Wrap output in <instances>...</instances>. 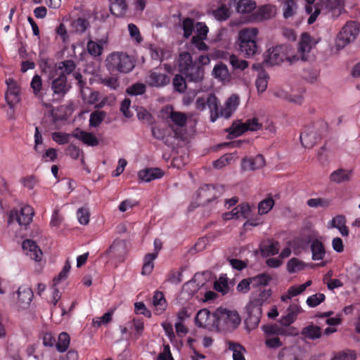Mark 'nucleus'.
<instances>
[{"instance_id":"58","label":"nucleus","mask_w":360,"mask_h":360,"mask_svg":"<svg viewBox=\"0 0 360 360\" xmlns=\"http://www.w3.org/2000/svg\"><path fill=\"white\" fill-rule=\"evenodd\" d=\"M292 306L290 305L288 308V314L285 316H281L279 320L281 327L285 328H290L289 326L292 323V311L291 310Z\"/></svg>"},{"instance_id":"29","label":"nucleus","mask_w":360,"mask_h":360,"mask_svg":"<svg viewBox=\"0 0 360 360\" xmlns=\"http://www.w3.org/2000/svg\"><path fill=\"white\" fill-rule=\"evenodd\" d=\"M261 254L263 257H267L271 255H275L279 251V243L272 240H267L260 245Z\"/></svg>"},{"instance_id":"54","label":"nucleus","mask_w":360,"mask_h":360,"mask_svg":"<svg viewBox=\"0 0 360 360\" xmlns=\"http://www.w3.org/2000/svg\"><path fill=\"white\" fill-rule=\"evenodd\" d=\"M182 28L184 30V37L189 38L192 34L194 28V20L191 18H186L183 20Z\"/></svg>"},{"instance_id":"4","label":"nucleus","mask_w":360,"mask_h":360,"mask_svg":"<svg viewBox=\"0 0 360 360\" xmlns=\"http://www.w3.org/2000/svg\"><path fill=\"white\" fill-rule=\"evenodd\" d=\"M258 30L257 28H246L238 33V49L246 57L253 56L258 52L256 42Z\"/></svg>"},{"instance_id":"60","label":"nucleus","mask_w":360,"mask_h":360,"mask_svg":"<svg viewBox=\"0 0 360 360\" xmlns=\"http://www.w3.org/2000/svg\"><path fill=\"white\" fill-rule=\"evenodd\" d=\"M72 134H65L61 132H54L52 134V139L58 144H65L70 141V137Z\"/></svg>"},{"instance_id":"11","label":"nucleus","mask_w":360,"mask_h":360,"mask_svg":"<svg viewBox=\"0 0 360 360\" xmlns=\"http://www.w3.org/2000/svg\"><path fill=\"white\" fill-rule=\"evenodd\" d=\"M223 192V185L205 184L199 189L198 196L202 200L201 204L205 205L217 198Z\"/></svg>"},{"instance_id":"20","label":"nucleus","mask_w":360,"mask_h":360,"mask_svg":"<svg viewBox=\"0 0 360 360\" xmlns=\"http://www.w3.org/2000/svg\"><path fill=\"white\" fill-rule=\"evenodd\" d=\"M314 238V236L308 231H304L294 238V254L297 253V250L300 252L307 250Z\"/></svg>"},{"instance_id":"8","label":"nucleus","mask_w":360,"mask_h":360,"mask_svg":"<svg viewBox=\"0 0 360 360\" xmlns=\"http://www.w3.org/2000/svg\"><path fill=\"white\" fill-rule=\"evenodd\" d=\"M359 32V24L356 21H349L342 27L336 38L338 49H343L353 41Z\"/></svg>"},{"instance_id":"39","label":"nucleus","mask_w":360,"mask_h":360,"mask_svg":"<svg viewBox=\"0 0 360 360\" xmlns=\"http://www.w3.org/2000/svg\"><path fill=\"white\" fill-rule=\"evenodd\" d=\"M256 8V3L252 0H240L237 4L236 10L240 13H248Z\"/></svg>"},{"instance_id":"2","label":"nucleus","mask_w":360,"mask_h":360,"mask_svg":"<svg viewBox=\"0 0 360 360\" xmlns=\"http://www.w3.org/2000/svg\"><path fill=\"white\" fill-rule=\"evenodd\" d=\"M207 103L210 111V120L214 122L219 117L229 118L239 105L240 98L238 95L232 94L227 98L224 106L219 107V101L217 96L210 94L207 98Z\"/></svg>"},{"instance_id":"43","label":"nucleus","mask_w":360,"mask_h":360,"mask_svg":"<svg viewBox=\"0 0 360 360\" xmlns=\"http://www.w3.org/2000/svg\"><path fill=\"white\" fill-rule=\"evenodd\" d=\"M252 287L264 286L268 285L271 280L270 276L266 274H259L256 276L250 277Z\"/></svg>"},{"instance_id":"47","label":"nucleus","mask_w":360,"mask_h":360,"mask_svg":"<svg viewBox=\"0 0 360 360\" xmlns=\"http://www.w3.org/2000/svg\"><path fill=\"white\" fill-rule=\"evenodd\" d=\"M113 310L108 311L105 313L101 317L93 319L92 326L94 328H98L102 325L108 324L112 321Z\"/></svg>"},{"instance_id":"23","label":"nucleus","mask_w":360,"mask_h":360,"mask_svg":"<svg viewBox=\"0 0 360 360\" xmlns=\"http://www.w3.org/2000/svg\"><path fill=\"white\" fill-rule=\"evenodd\" d=\"M51 89L55 94L63 96L70 89L67 84V77L63 72H60L58 77L53 79L51 84Z\"/></svg>"},{"instance_id":"62","label":"nucleus","mask_w":360,"mask_h":360,"mask_svg":"<svg viewBox=\"0 0 360 360\" xmlns=\"http://www.w3.org/2000/svg\"><path fill=\"white\" fill-rule=\"evenodd\" d=\"M128 30L131 37L134 39L137 43L139 44L143 41V38L141 36L139 29L136 25L133 23L129 24Z\"/></svg>"},{"instance_id":"15","label":"nucleus","mask_w":360,"mask_h":360,"mask_svg":"<svg viewBox=\"0 0 360 360\" xmlns=\"http://www.w3.org/2000/svg\"><path fill=\"white\" fill-rule=\"evenodd\" d=\"M247 317L245 320L246 328L251 330L257 327L262 317V308H258L252 304L246 307Z\"/></svg>"},{"instance_id":"28","label":"nucleus","mask_w":360,"mask_h":360,"mask_svg":"<svg viewBox=\"0 0 360 360\" xmlns=\"http://www.w3.org/2000/svg\"><path fill=\"white\" fill-rule=\"evenodd\" d=\"M276 14V8L274 6L267 4L259 8L254 13L255 19L262 21L272 18Z\"/></svg>"},{"instance_id":"41","label":"nucleus","mask_w":360,"mask_h":360,"mask_svg":"<svg viewBox=\"0 0 360 360\" xmlns=\"http://www.w3.org/2000/svg\"><path fill=\"white\" fill-rule=\"evenodd\" d=\"M86 49L89 53L94 57L101 56L103 51V46L101 41L98 43L93 40H89L88 41Z\"/></svg>"},{"instance_id":"1","label":"nucleus","mask_w":360,"mask_h":360,"mask_svg":"<svg viewBox=\"0 0 360 360\" xmlns=\"http://www.w3.org/2000/svg\"><path fill=\"white\" fill-rule=\"evenodd\" d=\"M207 103L210 111V120L214 122L219 117L229 118L239 105L240 98L238 95L232 94L227 98L224 106L219 107V101L217 96L210 94L207 98Z\"/></svg>"},{"instance_id":"42","label":"nucleus","mask_w":360,"mask_h":360,"mask_svg":"<svg viewBox=\"0 0 360 360\" xmlns=\"http://www.w3.org/2000/svg\"><path fill=\"white\" fill-rule=\"evenodd\" d=\"M268 79L269 75L266 72L261 71L259 73L255 82V85L259 93H262L266 89L268 84Z\"/></svg>"},{"instance_id":"32","label":"nucleus","mask_w":360,"mask_h":360,"mask_svg":"<svg viewBox=\"0 0 360 360\" xmlns=\"http://www.w3.org/2000/svg\"><path fill=\"white\" fill-rule=\"evenodd\" d=\"M262 330L265 334L269 335H291L292 334V328H282L277 324L264 325L262 326Z\"/></svg>"},{"instance_id":"34","label":"nucleus","mask_w":360,"mask_h":360,"mask_svg":"<svg viewBox=\"0 0 360 360\" xmlns=\"http://www.w3.org/2000/svg\"><path fill=\"white\" fill-rule=\"evenodd\" d=\"M247 131L248 128H246L245 123L240 121L233 122L231 126L226 129V131L229 132V139L239 136Z\"/></svg>"},{"instance_id":"7","label":"nucleus","mask_w":360,"mask_h":360,"mask_svg":"<svg viewBox=\"0 0 360 360\" xmlns=\"http://www.w3.org/2000/svg\"><path fill=\"white\" fill-rule=\"evenodd\" d=\"M290 46L281 44L269 49L267 51V55L265 56L264 63L270 66L280 65L284 60H288L291 63V56L289 55Z\"/></svg>"},{"instance_id":"16","label":"nucleus","mask_w":360,"mask_h":360,"mask_svg":"<svg viewBox=\"0 0 360 360\" xmlns=\"http://www.w3.org/2000/svg\"><path fill=\"white\" fill-rule=\"evenodd\" d=\"M212 314L207 309H200L195 318V324L200 328H215L216 321Z\"/></svg>"},{"instance_id":"37","label":"nucleus","mask_w":360,"mask_h":360,"mask_svg":"<svg viewBox=\"0 0 360 360\" xmlns=\"http://www.w3.org/2000/svg\"><path fill=\"white\" fill-rule=\"evenodd\" d=\"M302 334L306 338L314 340L321 337V329L319 326L309 325L303 328Z\"/></svg>"},{"instance_id":"30","label":"nucleus","mask_w":360,"mask_h":360,"mask_svg":"<svg viewBox=\"0 0 360 360\" xmlns=\"http://www.w3.org/2000/svg\"><path fill=\"white\" fill-rule=\"evenodd\" d=\"M311 252V258L313 260H322L326 256V250L323 243L319 239L315 238L312 240L310 246Z\"/></svg>"},{"instance_id":"64","label":"nucleus","mask_w":360,"mask_h":360,"mask_svg":"<svg viewBox=\"0 0 360 360\" xmlns=\"http://www.w3.org/2000/svg\"><path fill=\"white\" fill-rule=\"evenodd\" d=\"M80 154L83 155V152L75 144H70L66 149V155H69L74 160H77Z\"/></svg>"},{"instance_id":"55","label":"nucleus","mask_w":360,"mask_h":360,"mask_svg":"<svg viewBox=\"0 0 360 360\" xmlns=\"http://www.w3.org/2000/svg\"><path fill=\"white\" fill-rule=\"evenodd\" d=\"M173 86L176 91L184 92L186 89V79L182 75H176L173 79Z\"/></svg>"},{"instance_id":"19","label":"nucleus","mask_w":360,"mask_h":360,"mask_svg":"<svg viewBox=\"0 0 360 360\" xmlns=\"http://www.w3.org/2000/svg\"><path fill=\"white\" fill-rule=\"evenodd\" d=\"M126 253L127 243L123 240H115L105 252L106 255H109L119 262L123 261Z\"/></svg>"},{"instance_id":"5","label":"nucleus","mask_w":360,"mask_h":360,"mask_svg":"<svg viewBox=\"0 0 360 360\" xmlns=\"http://www.w3.org/2000/svg\"><path fill=\"white\" fill-rule=\"evenodd\" d=\"M345 0H320L316 4L315 10L308 18L309 25L313 24L317 19L321 11L330 13L333 17H338L344 11Z\"/></svg>"},{"instance_id":"18","label":"nucleus","mask_w":360,"mask_h":360,"mask_svg":"<svg viewBox=\"0 0 360 360\" xmlns=\"http://www.w3.org/2000/svg\"><path fill=\"white\" fill-rule=\"evenodd\" d=\"M6 84L8 85V89L6 93L5 98L7 104L11 108H13L20 100V88L13 79H8Z\"/></svg>"},{"instance_id":"45","label":"nucleus","mask_w":360,"mask_h":360,"mask_svg":"<svg viewBox=\"0 0 360 360\" xmlns=\"http://www.w3.org/2000/svg\"><path fill=\"white\" fill-rule=\"evenodd\" d=\"M274 200L271 197L262 200L258 205V212L259 214L268 213L274 207Z\"/></svg>"},{"instance_id":"50","label":"nucleus","mask_w":360,"mask_h":360,"mask_svg":"<svg viewBox=\"0 0 360 360\" xmlns=\"http://www.w3.org/2000/svg\"><path fill=\"white\" fill-rule=\"evenodd\" d=\"M214 288L223 295L226 294L229 290L226 278L223 276H220L219 280L214 281Z\"/></svg>"},{"instance_id":"40","label":"nucleus","mask_w":360,"mask_h":360,"mask_svg":"<svg viewBox=\"0 0 360 360\" xmlns=\"http://www.w3.org/2000/svg\"><path fill=\"white\" fill-rule=\"evenodd\" d=\"M70 342V335L65 332L61 333L58 335V340L56 345L57 350L59 352H64L68 348Z\"/></svg>"},{"instance_id":"9","label":"nucleus","mask_w":360,"mask_h":360,"mask_svg":"<svg viewBox=\"0 0 360 360\" xmlns=\"http://www.w3.org/2000/svg\"><path fill=\"white\" fill-rule=\"evenodd\" d=\"M160 117L172 128L173 124L179 127H183L186 124L187 117L185 113L174 111L172 105H166L160 112Z\"/></svg>"},{"instance_id":"48","label":"nucleus","mask_w":360,"mask_h":360,"mask_svg":"<svg viewBox=\"0 0 360 360\" xmlns=\"http://www.w3.org/2000/svg\"><path fill=\"white\" fill-rule=\"evenodd\" d=\"M106 113L103 111H94L90 115L89 124L91 127H98L104 120Z\"/></svg>"},{"instance_id":"21","label":"nucleus","mask_w":360,"mask_h":360,"mask_svg":"<svg viewBox=\"0 0 360 360\" xmlns=\"http://www.w3.org/2000/svg\"><path fill=\"white\" fill-rule=\"evenodd\" d=\"M182 74L185 75L186 80L198 83L203 80L205 70L202 65L196 63L189 68H186Z\"/></svg>"},{"instance_id":"26","label":"nucleus","mask_w":360,"mask_h":360,"mask_svg":"<svg viewBox=\"0 0 360 360\" xmlns=\"http://www.w3.org/2000/svg\"><path fill=\"white\" fill-rule=\"evenodd\" d=\"M169 77L163 73L150 72L147 79V83L150 86L162 87L169 83Z\"/></svg>"},{"instance_id":"49","label":"nucleus","mask_w":360,"mask_h":360,"mask_svg":"<svg viewBox=\"0 0 360 360\" xmlns=\"http://www.w3.org/2000/svg\"><path fill=\"white\" fill-rule=\"evenodd\" d=\"M229 63L235 70H244L248 67V62L245 60H240L236 56L231 55L229 57Z\"/></svg>"},{"instance_id":"17","label":"nucleus","mask_w":360,"mask_h":360,"mask_svg":"<svg viewBox=\"0 0 360 360\" xmlns=\"http://www.w3.org/2000/svg\"><path fill=\"white\" fill-rule=\"evenodd\" d=\"M154 247L155 252L153 253H148L144 257V263L141 271L142 275H150L152 273L154 269L153 260L158 257V252L162 248V242L160 240L155 239L154 240Z\"/></svg>"},{"instance_id":"57","label":"nucleus","mask_w":360,"mask_h":360,"mask_svg":"<svg viewBox=\"0 0 360 360\" xmlns=\"http://www.w3.org/2000/svg\"><path fill=\"white\" fill-rule=\"evenodd\" d=\"M356 356L354 351L347 350L337 353L331 360H356Z\"/></svg>"},{"instance_id":"53","label":"nucleus","mask_w":360,"mask_h":360,"mask_svg":"<svg viewBox=\"0 0 360 360\" xmlns=\"http://www.w3.org/2000/svg\"><path fill=\"white\" fill-rule=\"evenodd\" d=\"M153 304L155 307H160V310H165L166 308V300L163 293L160 291H155L153 297Z\"/></svg>"},{"instance_id":"31","label":"nucleus","mask_w":360,"mask_h":360,"mask_svg":"<svg viewBox=\"0 0 360 360\" xmlns=\"http://www.w3.org/2000/svg\"><path fill=\"white\" fill-rule=\"evenodd\" d=\"M352 172L345 169H338L330 175V181L335 184H342L349 181L352 177Z\"/></svg>"},{"instance_id":"51","label":"nucleus","mask_w":360,"mask_h":360,"mask_svg":"<svg viewBox=\"0 0 360 360\" xmlns=\"http://www.w3.org/2000/svg\"><path fill=\"white\" fill-rule=\"evenodd\" d=\"M330 200L325 198H310L307 201V205L310 207H327L330 205Z\"/></svg>"},{"instance_id":"56","label":"nucleus","mask_w":360,"mask_h":360,"mask_svg":"<svg viewBox=\"0 0 360 360\" xmlns=\"http://www.w3.org/2000/svg\"><path fill=\"white\" fill-rule=\"evenodd\" d=\"M146 91V86L141 83H136L127 89V93L131 96L141 95Z\"/></svg>"},{"instance_id":"6","label":"nucleus","mask_w":360,"mask_h":360,"mask_svg":"<svg viewBox=\"0 0 360 360\" xmlns=\"http://www.w3.org/2000/svg\"><path fill=\"white\" fill-rule=\"evenodd\" d=\"M107 66L110 71H117L122 73L131 72L134 68L132 58L123 52L111 53L106 59Z\"/></svg>"},{"instance_id":"12","label":"nucleus","mask_w":360,"mask_h":360,"mask_svg":"<svg viewBox=\"0 0 360 360\" xmlns=\"http://www.w3.org/2000/svg\"><path fill=\"white\" fill-rule=\"evenodd\" d=\"M316 43L317 42L314 41L307 32L302 33L300 37L297 52L296 54H294V61L299 60H302V61L307 60L312 45Z\"/></svg>"},{"instance_id":"44","label":"nucleus","mask_w":360,"mask_h":360,"mask_svg":"<svg viewBox=\"0 0 360 360\" xmlns=\"http://www.w3.org/2000/svg\"><path fill=\"white\" fill-rule=\"evenodd\" d=\"M212 75L215 78L225 80L229 76V70L226 65L223 63L216 65L212 70Z\"/></svg>"},{"instance_id":"27","label":"nucleus","mask_w":360,"mask_h":360,"mask_svg":"<svg viewBox=\"0 0 360 360\" xmlns=\"http://www.w3.org/2000/svg\"><path fill=\"white\" fill-rule=\"evenodd\" d=\"M265 165V160L262 155H257L253 158H245L242 161L243 169L255 170L262 168Z\"/></svg>"},{"instance_id":"52","label":"nucleus","mask_w":360,"mask_h":360,"mask_svg":"<svg viewBox=\"0 0 360 360\" xmlns=\"http://www.w3.org/2000/svg\"><path fill=\"white\" fill-rule=\"evenodd\" d=\"M326 296L323 293H316L309 296L307 300V304L310 307H316L325 301Z\"/></svg>"},{"instance_id":"33","label":"nucleus","mask_w":360,"mask_h":360,"mask_svg":"<svg viewBox=\"0 0 360 360\" xmlns=\"http://www.w3.org/2000/svg\"><path fill=\"white\" fill-rule=\"evenodd\" d=\"M271 294L272 291L271 289H259L258 293L254 295V297L249 303L257 307L258 308H262V304L267 302V300L271 297Z\"/></svg>"},{"instance_id":"22","label":"nucleus","mask_w":360,"mask_h":360,"mask_svg":"<svg viewBox=\"0 0 360 360\" xmlns=\"http://www.w3.org/2000/svg\"><path fill=\"white\" fill-rule=\"evenodd\" d=\"M22 248L25 254L34 261H40L42 256V252L37 243L30 239L25 240L22 244Z\"/></svg>"},{"instance_id":"3","label":"nucleus","mask_w":360,"mask_h":360,"mask_svg":"<svg viewBox=\"0 0 360 360\" xmlns=\"http://www.w3.org/2000/svg\"><path fill=\"white\" fill-rule=\"evenodd\" d=\"M215 329L218 331H232L240 323V317L236 311L218 308L214 312Z\"/></svg>"},{"instance_id":"24","label":"nucleus","mask_w":360,"mask_h":360,"mask_svg":"<svg viewBox=\"0 0 360 360\" xmlns=\"http://www.w3.org/2000/svg\"><path fill=\"white\" fill-rule=\"evenodd\" d=\"M72 136L82 141L89 146H96L99 143L98 139L91 132H87L76 128L72 133Z\"/></svg>"},{"instance_id":"46","label":"nucleus","mask_w":360,"mask_h":360,"mask_svg":"<svg viewBox=\"0 0 360 360\" xmlns=\"http://www.w3.org/2000/svg\"><path fill=\"white\" fill-rule=\"evenodd\" d=\"M229 349L233 352V360H245L243 352L245 348L238 343L231 342L229 347Z\"/></svg>"},{"instance_id":"36","label":"nucleus","mask_w":360,"mask_h":360,"mask_svg":"<svg viewBox=\"0 0 360 360\" xmlns=\"http://www.w3.org/2000/svg\"><path fill=\"white\" fill-rule=\"evenodd\" d=\"M76 65L72 60H67L62 61L58 64L57 68L55 70V74L52 73V77L58 75V71L63 72L65 75L72 73L75 69Z\"/></svg>"},{"instance_id":"38","label":"nucleus","mask_w":360,"mask_h":360,"mask_svg":"<svg viewBox=\"0 0 360 360\" xmlns=\"http://www.w3.org/2000/svg\"><path fill=\"white\" fill-rule=\"evenodd\" d=\"M110 2V11L112 15H120L127 10L125 0H109Z\"/></svg>"},{"instance_id":"14","label":"nucleus","mask_w":360,"mask_h":360,"mask_svg":"<svg viewBox=\"0 0 360 360\" xmlns=\"http://www.w3.org/2000/svg\"><path fill=\"white\" fill-rule=\"evenodd\" d=\"M300 138L304 148H311L321 139V135L313 124L306 127L301 132Z\"/></svg>"},{"instance_id":"61","label":"nucleus","mask_w":360,"mask_h":360,"mask_svg":"<svg viewBox=\"0 0 360 360\" xmlns=\"http://www.w3.org/2000/svg\"><path fill=\"white\" fill-rule=\"evenodd\" d=\"M89 23L86 19L78 18L72 22V26L78 32H84L89 27Z\"/></svg>"},{"instance_id":"63","label":"nucleus","mask_w":360,"mask_h":360,"mask_svg":"<svg viewBox=\"0 0 360 360\" xmlns=\"http://www.w3.org/2000/svg\"><path fill=\"white\" fill-rule=\"evenodd\" d=\"M78 221L81 224L86 225L89 221V212L86 208H79L77 212Z\"/></svg>"},{"instance_id":"10","label":"nucleus","mask_w":360,"mask_h":360,"mask_svg":"<svg viewBox=\"0 0 360 360\" xmlns=\"http://www.w3.org/2000/svg\"><path fill=\"white\" fill-rule=\"evenodd\" d=\"M34 216V210L29 205H25L20 210L13 209L10 211L8 219V224H11L16 221L20 226H27L32 221Z\"/></svg>"},{"instance_id":"35","label":"nucleus","mask_w":360,"mask_h":360,"mask_svg":"<svg viewBox=\"0 0 360 360\" xmlns=\"http://www.w3.org/2000/svg\"><path fill=\"white\" fill-rule=\"evenodd\" d=\"M196 62H193L190 53L187 51L182 52L179 54V65L180 72L182 73L186 68H189L191 65H195Z\"/></svg>"},{"instance_id":"13","label":"nucleus","mask_w":360,"mask_h":360,"mask_svg":"<svg viewBox=\"0 0 360 360\" xmlns=\"http://www.w3.org/2000/svg\"><path fill=\"white\" fill-rule=\"evenodd\" d=\"M34 294L32 289L27 286H20L13 293V299L18 310H24L29 307Z\"/></svg>"},{"instance_id":"25","label":"nucleus","mask_w":360,"mask_h":360,"mask_svg":"<svg viewBox=\"0 0 360 360\" xmlns=\"http://www.w3.org/2000/svg\"><path fill=\"white\" fill-rule=\"evenodd\" d=\"M164 174L161 169L158 167H150L141 169L138 173L139 178L146 182L160 179Z\"/></svg>"},{"instance_id":"59","label":"nucleus","mask_w":360,"mask_h":360,"mask_svg":"<svg viewBox=\"0 0 360 360\" xmlns=\"http://www.w3.org/2000/svg\"><path fill=\"white\" fill-rule=\"evenodd\" d=\"M182 271L183 269L181 271L172 270L167 275V281L174 284L180 283L182 281Z\"/></svg>"}]
</instances>
